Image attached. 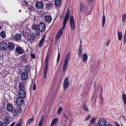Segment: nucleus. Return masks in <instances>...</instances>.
I'll list each match as a JSON object with an SVG mask.
<instances>
[{
	"mask_svg": "<svg viewBox=\"0 0 126 126\" xmlns=\"http://www.w3.org/2000/svg\"><path fill=\"white\" fill-rule=\"evenodd\" d=\"M62 110V107H60L59 109L58 110V114H60V113L61 112Z\"/></svg>",
	"mask_w": 126,
	"mask_h": 126,
	"instance_id": "obj_44",
	"label": "nucleus"
},
{
	"mask_svg": "<svg viewBox=\"0 0 126 126\" xmlns=\"http://www.w3.org/2000/svg\"><path fill=\"white\" fill-rule=\"evenodd\" d=\"M20 59L24 63H26L28 62L27 57L25 54L23 55L22 57Z\"/></svg>",
	"mask_w": 126,
	"mask_h": 126,
	"instance_id": "obj_21",
	"label": "nucleus"
},
{
	"mask_svg": "<svg viewBox=\"0 0 126 126\" xmlns=\"http://www.w3.org/2000/svg\"><path fill=\"white\" fill-rule=\"evenodd\" d=\"M88 57L86 54H84L82 56V59L84 62H86L87 61Z\"/></svg>",
	"mask_w": 126,
	"mask_h": 126,
	"instance_id": "obj_26",
	"label": "nucleus"
},
{
	"mask_svg": "<svg viewBox=\"0 0 126 126\" xmlns=\"http://www.w3.org/2000/svg\"><path fill=\"white\" fill-rule=\"evenodd\" d=\"M63 116L64 117H65L66 119L67 120L68 119V117L67 116H66V114H64L63 115Z\"/></svg>",
	"mask_w": 126,
	"mask_h": 126,
	"instance_id": "obj_55",
	"label": "nucleus"
},
{
	"mask_svg": "<svg viewBox=\"0 0 126 126\" xmlns=\"http://www.w3.org/2000/svg\"><path fill=\"white\" fill-rule=\"evenodd\" d=\"M6 108L7 110H8V104H7L6 105Z\"/></svg>",
	"mask_w": 126,
	"mask_h": 126,
	"instance_id": "obj_64",
	"label": "nucleus"
},
{
	"mask_svg": "<svg viewBox=\"0 0 126 126\" xmlns=\"http://www.w3.org/2000/svg\"><path fill=\"white\" fill-rule=\"evenodd\" d=\"M48 55L47 56L45 59V69L44 70V72H47V68H48Z\"/></svg>",
	"mask_w": 126,
	"mask_h": 126,
	"instance_id": "obj_18",
	"label": "nucleus"
},
{
	"mask_svg": "<svg viewBox=\"0 0 126 126\" xmlns=\"http://www.w3.org/2000/svg\"><path fill=\"white\" fill-rule=\"evenodd\" d=\"M45 7L47 10H48L52 8L53 4L48 1H46Z\"/></svg>",
	"mask_w": 126,
	"mask_h": 126,
	"instance_id": "obj_9",
	"label": "nucleus"
},
{
	"mask_svg": "<svg viewBox=\"0 0 126 126\" xmlns=\"http://www.w3.org/2000/svg\"><path fill=\"white\" fill-rule=\"evenodd\" d=\"M58 121V119L57 118H54L52 121L50 126H52L54 124L56 123Z\"/></svg>",
	"mask_w": 126,
	"mask_h": 126,
	"instance_id": "obj_30",
	"label": "nucleus"
},
{
	"mask_svg": "<svg viewBox=\"0 0 126 126\" xmlns=\"http://www.w3.org/2000/svg\"><path fill=\"white\" fill-rule=\"evenodd\" d=\"M110 40H109L107 42V46H108L109 45V43H110Z\"/></svg>",
	"mask_w": 126,
	"mask_h": 126,
	"instance_id": "obj_57",
	"label": "nucleus"
},
{
	"mask_svg": "<svg viewBox=\"0 0 126 126\" xmlns=\"http://www.w3.org/2000/svg\"><path fill=\"white\" fill-rule=\"evenodd\" d=\"M30 8L29 7V9H30V10H33V7L31 6H30Z\"/></svg>",
	"mask_w": 126,
	"mask_h": 126,
	"instance_id": "obj_61",
	"label": "nucleus"
},
{
	"mask_svg": "<svg viewBox=\"0 0 126 126\" xmlns=\"http://www.w3.org/2000/svg\"><path fill=\"white\" fill-rule=\"evenodd\" d=\"M79 56H81L82 54V46L80 45L79 48Z\"/></svg>",
	"mask_w": 126,
	"mask_h": 126,
	"instance_id": "obj_29",
	"label": "nucleus"
},
{
	"mask_svg": "<svg viewBox=\"0 0 126 126\" xmlns=\"http://www.w3.org/2000/svg\"><path fill=\"white\" fill-rule=\"evenodd\" d=\"M126 33H125L124 38V43L126 44Z\"/></svg>",
	"mask_w": 126,
	"mask_h": 126,
	"instance_id": "obj_48",
	"label": "nucleus"
},
{
	"mask_svg": "<svg viewBox=\"0 0 126 126\" xmlns=\"http://www.w3.org/2000/svg\"><path fill=\"white\" fill-rule=\"evenodd\" d=\"M118 36L119 40L120 41L121 40L122 37V33L121 32H119L118 31Z\"/></svg>",
	"mask_w": 126,
	"mask_h": 126,
	"instance_id": "obj_33",
	"label": "nucleus"
},
{
	"mask_svg": "<svg viewBox=\"0 0 126 126\" xmlns=\"http://www.w3.org/2000/svg\"><path fill=\"white\" fill-rule=\"evenodd\" d=\"M27 39L30 42H32L36 39L35 35L33 33L28 34L27 37Z\"/></svg>",
	"mask_w": 126,
	"mask_h": 126,
	"instance_id": "obj_5",
	"label": "nucleus"
},
{
	"mask_svg": "<svg viewBox=\"0 0 126 126\" xmlns=\"http://www.w3.org/2000/svg\"><path fill=\"white\" fill-rule=\"evenodd\" d=\"M29 67V66L28 65H27L26 66V67H25V69H26V70L27 69L28 67Z\"/></svg>",
	"mask_w": 126,
	"mask_h": 126,
	"instance_id": "obj_62",
	"label": "nucleus"
},
{
	"mask_svg": "<svg viewBox=\"0 0 126 126\" xmlns=\"http://www.w3.org/2000/svg\"><path fill=\"white\" fill-rule=\"evenodd\" d=\"M14 38L16 41H18L21 39V35L19 34H16L14 36Z\"/></svg>",
	"mask_w": 126,
	"mask_h": 126,
	"instance_id": "obj_23",
	"label": "nucleus"
},
{
	"mask_svg": "<svg viewBox=\"0 0 126 126\" xmlns=\"http://www.w3.org/2000/svg\"><path fill=\"white\" fill-rule=\"evenodd\" d=\"M64 13H62L60 15V18L61 19H63V17Z\"/></svg>",
	"mask_w": 126,
	"mask_h": 126,
	"instance_id": "obj_47",
	"label": "nucleus"
},
{
	"mask_svg": "<svg viewBox=\"0 0 126 126\" xmlns=\"http://www.w3.org/2000/svg\"><path fill=\"white\" fill-rule=\"evenodd\" d=\"M44 4L41 1H37L36 2L35 6L37 9H42L43 8Z\"/></svg>",
	"mask_w": 126,
	"mask_h": 126,
	"instance_id": "obj_8",
	"label": "nucleus"
},
{
	"mask_svg": "<svg viewBox=\"0 0 126 126\" xmlns=\"http://www.w3.org/2000/svg\"><path fill=\"white\" fill-rule=\"evenodd\" d=\"M122 98L124 104V105L126 104V95L125 94L122 95Z\"/></svg>",
	"mask_w": 126,
	"mask_h": 126,
	"instance_id": "obj_31",
	"label": "nucleus"
},
{
	"mask_svg": "<svg viewBox=\"0 0 126 126\" xmlns=\"http://www.w3.org/2000/svg\"><path fill=\"white\" fill-rule=\"evenodd\" d=\"M43 122L40 121L38 124V126H42Z\"/></svg>",
	"mask_w": 126,
	"mask_h": 126,
	"instance_id": "obj_54",
	"label": "nucleus"
},
{
	"mask_svg": "<svg viewBox=\"0 0 126 126\" xmlns=\"http://www.w3.org/2000/svg\"><path fill=\"white\" fill-rule=\"evenodd\" d=\"M96 120V119L95 118H92L91 120V123L94 124V121H95Z\"/></svg>",
	"mask_w": 126,
	"mask_h": 126,
	"instance_id": "obj_43",
	"label": "nucleus"
},
{
	"mask_svg": "<svg viewBox=\"0 0 126 126\" xmlns=\"http://www.w3.org/2000/svg\"><path fill=\"white\" fill-rule=\"evenodd\" d=\"M18 86L20 90H26V87L23 83L22 82H19Z\"/></svg>",
	"mask_w": 126,
	"mask_h": 126,
	"instance_id": "obj_17",
	"label": "nucleus"
},
{
	"mask_svg": "<svg viewBox=\"0 0 126 126\" xmlns=\"http://www.w3.org/2000/svg\"><path fill=\"white\" fill-rule=\"evenodd\" d=\"M0 35L2 38H5L6 37L5 32L4 31L1 32L0 33Z\"/></svg>",
	"mask_w": 126,
	"mask_h": 126,
	"instance_id": "obj_35",
	"label": "nucleus"
},
{
	"mask_svg": "<svg viewBox=\"0 0 126 126\" xmlns=\"http://www.w3.org/2000/svg\"><path fill=\"white\" fill-rule=\"evenodd\" d=\"M126 18V14L125 13L122 16V21L123 22H124L125 20V19Z\"/></svg>",
	"mask_w": 126,
	"mask_h": 126,
	"instance_id": "obj_40",
	"label": "nucleus"
},
{
	"mask_svg": "<svg viewBox=\"0 0 126 126\" xmlns=\"http://www.w3.org/2000/svg\"><path fill=\"white\" fill-rule=\"evenodd\" d=\"M60 56V54L59 53L58 54L57 60V63H58V62H59V60Z\"/></svg>",
	"mask_w": 126,
	"mask_h": 126,
	"instance_id": "obj_45",
	"label": "nucleus"
},
{
	"mask_svg": "<svg viewBox=\"0 0 126 126\" xmlns=\"http://www.w3.org/2000/svg\"><path fill=\"white\" fill-rule=\"evenodd\" d=\"M69 15L70 10L69 9H68L65 14L63 22V30L64 29L66 23L68 20L69 17Z\"/></svg>",
	"mask_w": 126,
	"mask_h": 126,
	"instance_id": "obj_2",
	"label": "nucleus"
},
{
	"mask_svg": "<svg viewBox=\"0 0 126 126\" xmlns=\"http://www.w3.org/2000/svg\"><path fill=\"white\" fill-rule=\"evenodd\" d=\"M106 126H113V125L111 124H108Z\"/></svg>",
	"mask_w": 126,
	"mask_h": 126,
	"instance_id": "obj_59",
	"label": "nucleus"
},
{
	"mask_svg": "<svg viewBox=\"0 0 126 126\" xmlns=\"http://www.w3.org/2000/svg\"><path fill=\"white\" fill-rule=\"evenodd\" d=\"M92 11V7H88L87 9V10L86 11V14L87 15H90Z\"/></svg>",
	"mask_w": 126,
	"mask_h": 126,
	"instance_id": "obj_24",
	"label": "nucleus"
},
{
	"mask_svg": "<svg viewBox=\"0 0 126 126\" xmlns=\"http://www.w3.org/2000/svg\"><path fill=\"white\" fill-rule=\"evenodd\" d=\"M46 37V35H44L41 39L40 41V42L39 44V47H41L44 45V43L45 42V38Z\"/></svg>",
	"mask_w": 126,
	"mask_h": 126,
	"instance_id": "obj_15",
	"label": "nucleus"
},
{
	"mask_svg": "<svg viewBox=\"0 0 126 126\" xmlns=\"http://www.w3.org/2000/svg\"><path fill=\"white\" fill-rule=\"evenodd\" d=\"M88 1L89 2H91L93 1V0H88Z\"/></svg>",
	"mask_w": 126,
	"mask_h": 126,
	"instance_id": "obj_63",
	"label": "nucleus"
},
{
	"mask_svg": "<svg viewBox=\"0 0 126 126\" xmlns=\"http://www.w3.org/2000/svg\"><path fill=\"white\" fill-rule=\"evenodd\" d=\"M23 98L18 97L16 99V103L18 106H22L23 103Z\"/></svg>",
	"mask_w": 126,
	"mask_h": 126,
	"instance_id": "obj_7",
	"label": "nucleus"
},
{
	"mask_svg": "<svg viewBox=\"0 0 126 126\" xmlns=\"http://www.w3.org/2000/svg\"><path fill=\"white\" fill-rule=\"evenodd\" d=\"M15 48V45L12 42L8 43V50H13Z\"/></svg>",
	"mask_w": 126,
	"mask_h": 126,
	"instance_id": "obj_20",
	"label": "nucleus"
},
{
	"mask_svg": "<svg viewBox=\"0 0 126 126\" xmlns=\"http://www.w3.org/2000/svg\"><path fill=\"white\" fill-rule=\"evenodd\" d=\"M68 65V63L64 62V64L63 67V71H64L65 70Z\"/></svg>",
	"mask_w": 126,
	"mask_h": 126,
	"instance_id": "obj_36",
	"label": "nucleus"
},
{
	"mask_svg": "<svg viewBox=\"0 0 126 126\" xmlns=\"http://www.w3.org/2000/svg\"><path fill=\"white\" fill-rule=\"evenodd\" d=\"M68 78H66L64 80L63 83V86L64 90H65L69 86V84L68 83Z\"/></svg>",
	"mask_w": 126,
	"mask_h": 126,
	"instance_id": "obj_14",
	"label": "nucleus"
},
{
	"mask_svg": "<svg viewBox=\"0 0 126 126\" xmlns=\"http://www.w3.org/2000/svg\"><path fill=\"white\" fill-rule=\"evenodd\" d=\"M22 32H23L22 34L23 36L27 39V37H28V35L29 34H28L27 32H25V31H23Z\"/></svg>",
	"mask_w": 126,
	"mask_h": 126,
	"instance_id": "obj_38",
	"label": "nucleus"
},
{
	"mask_svg": "<svg viewBox=\"0 0 126 126\" xmlns=\"http://www.w3.org/2000/svg\"><path fill=\"white\" fill-rule=\"evenodd\" d=\"M22 110L21 108H18L17 110H16V111L14 112V115L16 113L18 114V113H20L22 111Z\"/></svg>",
	"mask_w": 126,
	"mask_h": 126,
	"instance_id": "obj_28",
	"label": "nucleus"
},
{
	"mask_svg": "<svg viewBox=\"0 0 126 126\" xmlns=\"http://www.w3.org/2000/svg\"><path fill=\"white\" fill-rule=\"evenodd\" d=\"M4 73L5 74V76L8 73H7V71H6L5 70H3L2 72V74H3V73Z\"/></svg>",
	"mask_w": 126,
	"mask_h": 126,
	"instance_id": "obj_53",
	"label": "nucleus"
},
{
	"mask_svg": "<svg viewBox=\"0 0 126 126\" xmlns=\"http://www.w3.org/2000/svg\"><path fill=\"white\" fill-rule=\"evenodd\" d=\"M105 15H104V14L103 13V17H102V27L103 28L105 22Z\"/></svg>",
	"mask_w": 126,
	"mask_h": 126,
	"instance_id": "obj_34",
	"label": "nucleus"
},
{
	"mask_svg": "<svg viewBox=\"0 0 126 126\" xmlns=\"http://www.w3.org/2000/svg\"><path fill=\"white\" fill-rule=\"evenodd\" d=\"M90 117H91V115H88L87 116L86 119H85V120H89V119L90 118Z\"/></svg>",
	"mask_w": 126,
	"mask_h": 126,
	"instance_id": "obj_50",
	"label": "nucleus"
},
{
	"mask_svg": "<svg viewBox=\"0 0 126 126\" xmlns=\"http://www.w3.org/2000/svg\"><path fill=\"white\" fill-rule=\"evenodd\" d=\"M15 123V122L13 123L9 126H13L14 125Z\"/></svg>",
	"mask_w": 126,
	"mask_h": 126,
	"instance_id": "obj_58",
	"label": "nucleus"
},
{
	"mask_svg": "<svg viewBox=\"0 0 126 126\" xmlns=\"http://www.w3.org/2000/svg\"><path fill=\"white\" fill-rule=\"evenodd\" d=\"M7 43L4 41L1 42L0 43V49L1 50H5L7 48Z\"/></svg>",
	"mask_w": 126,
	"mask_h": 126,
	"instance_id": "obj_12",
	"label": "nucleus"
},
{
	"mask_svg": "<svg viewBox=\"0 0 126 126\" xmlns=\"http://www.w3.org/2000/svg\"><path fill=\"white\" fill-rule=\"evenodd\" d=\"M114 123L116 126H121L117 122H115Z\"/></svg>",
	"mask_w": 126,
	"mask_h": 126,
	"instance_id": "obj_52",
	"label": "nucleus"
},
{
	"mask_svg": "<svg viewBox=\"0 0 126 126\" xmlns=\"http://www.w3.org/2000/svg\"><path fill=\"white\" fill-rule=\"evenodd\" d=\"M61 0H55V4L56 6H59L61 4Z\"/></svg>",
	"mask_w": 126,
	"mask_h": 126,
	"instance_id": "obj_27",
	"label": "nucleus"
},
{
	"mask_svg": "<svg viewBox=\"0 0 126 126\" xmlns=\"http://www.w3.org/2000/svg\"><path fill=\"white\" fill-rule=\"evenodd\" d=\"M4 122H2L1 121H0V126H8V116H6L4 118Z\"/></svg>",
	"mask_w": 126,
	"mask_h": 126,
	"instance_id": "obj_10",
	"label": "nucleus"
},
{
	"mask_svg": "<svg viewBox=\"0 0 126 126\" xmlns=\"http://www.w3.org/2000/svg\"><path fill=\"white\" fill-rule=\"evenodd\" d=\"M70 56V54L69 53H68L66 56L64 62L68 63Z\"/></svg>",
	"mask_w": 126,
	"mask_h": 126,
	"instance_id": "obj_32",
	"label": "nucleus"
},
{
	"mask_svg": "<svg viewBox=\"0 0 126 126\" xmlns=\"http://www.w3.org/2000/svg\"><path fill=\"white\" fill-rule=\"evenodd\" d=\"M33 118H31V119H28V121L27 122V124H30L33 121Z\"/></svg>",
	"mask_w": 126,
	"mask_h": 126,
	"instance_id": "obj_41",
	"label": "nucleus"
},
{
	"mask_svg": "<svg viewBox=\"0 0 126 126\" xmlns=\"http://www.w3.org/2000/svg\"><path fill=\"white\" fill-rule=\"evenodd\" d=\"M46 27V25L44 23L41 22L39 23L38 25V31L37 32L35 33L36 36H39L40 34V32H44L45 29Z\"/></svg>",
	"mask_w": 126,
	"mask_h": 126,
	"instance_id": "obj_1",
	"label": "nucleus"
},
{
	"mask_svg": "<svg viewBox=\"0 0 126 126\" xmlns=\"http://www.w3.org/2000/svg\"><path fill=\"white\" fill-rule=\"evenodd\" d=\"M82 107L83 109H84V110L86 111H89L88 109L85 104H84L83 106Z\"/></svg>",
	"mask_w": 126,
	"mask_h": 126,
	"instance_id": "obj_37",
	"label": "nucleus"
},
{
	"mask_svg": "<svg viewBox=\"0 0 126 126\" xmlns=\"http://www.w3.org/2000/svg\"><path fill=\"white\" fill-rule=\"evenodd\" d=\"M69 20L70 28L72 30H74L75 28V26L74 18L73 16H70Z\"/></svg>",
	"mask_w": 126,
	"mask_h": 126,
	"instance_id": "obj_4",
	"label": "nucleus"
},
{
	"mask_svg": "<svg viewBox=\"0 0 126 126\" xmlns=\"http://www.w3.org/2000/svg\"><path fill=\"white\" fill-rule=\"evenodd\" d=\"M26 90H19L18 92V94L20 97L24 98L26 95Z\"/></svg>",
	"mask_w": 126,
	"mask_h": 126,
	"instance_id": "obj_11",
	"label": "nucleus"
},
{
	"mask_svg": "<svg viewBox=\"0 0 126 126\" xmlns=\"http://www.w3.org/2000/svg\"><path fill=\"white\" fill-rule=\"evenodd\" d=\"M107 122L105 119L101 118L99 119L98 121V126H106Z\"/></svg>",
	"mask_w": 126,
	"mask_h": 126,
	"instance_id": "obj_3",
	"label": "nucleus"
},
{
	"mask_svg": "<svg viewBox=\"0 0 126 126\" xmlns=\"http://www.w3.org/2000/svg\"><path fill=\"white\" fill-rule=\"evenodd\" d=\"M31 56L32 58H33V59H34L35 58V55L32 53L31 54Z\"/></svg>",
	"mask_w": 126,
	"mask_h": 126,
	"instance_id": "obj_46",
	"label": "nucleus"
},
{
	"mask_svg": "<svg viewBox=\"0 0 126 126\" xmlns=\"http://www.w3.org/2000/svg\"><path fill=\"white\" fill-rule=\"evenodd\" d=\"M16 52L18 54H22L25 52L24 50L21 47H18L15 49Z\"/></svg>",
	"mask_w": 126,
	"mask_h": 126,
	"instance_id": "obj_6",
	"label": "nucleus"
},
{
	"mask_svg": "<svg viewBox=\"0 0 126 126\" xmlns=\"http://www.w3.org/2000/svg\"><path fill=\"white\" fill-rule=\"evenodd\" d=\"M13 37H14L13 36V37L11 36V37L9 39L11 40H13Z\"/></svg>",
	"mask_w": 126,
	"mask_h": 126,
	"instance_id": "obj_60",
	"label": "nucleus"
},
{
	"mask_svg": "<svg viewBox=\"0 0 126 126\" xmlns=\"http://www.w3.org/2000/svg\"><path fill=\"white\" fill-rule=\"evenodd\" d=\"M45 20L47 23H49L51 21L52 18L51 16L49 15L46 16L45 18Z\"/></svg>",
	"mask_w": 126,
	"mask_h": 126,
	"instance_id": "obj_19",
	"label": "nucleus"
},
{
	"mask_svg": "<svg viewBox=\"0 0 126 126\" xmlns=\"http://www.w3.org/2000/svg\"><path fill=\"white\" fill-rule=\"evenodd\" d=\"M80 11L81 12H83L84 9V5L83 4L81 3L80 4Z\"/></svg>",
	"mask_w": 126,
	"mask_h": 126,
	"instance_id": "obj_39",
	"label": "nucleus"
},
{
	"mask_svg": "<svg viewBox=\"0 0 126 126\" xmlns=\"http://www.w3.org/2000/svg\"><path fill=\"white\" fill-rule=\"evenodd\" d=\"M63 31L62 30V28H61L56 36V38L57 40L58 39L60 38L61 35L63 33Z\"/></svg>",
	"mask_w": 126,
	"mask_h": 126,
	"instance_id": "obj_22",
	"label": "nucleus"
},
{
	"mask_svg": "<svg viewBox=\"0 0 126 126\" xmlns=\"http://www.w3.org/2000/svg\"><path fill=\"white\" fill-rule=\"evenodd\" d=\"M22 122L21 121H20L19 122L16 124V126H21V125Z\"/></svg>",
	"mask_w": 126,
	"mask_h": 126,
	"instance_id": "obj_42",
	"label": "nucleus"
},
{
	"mask_svg": "<svg viewBox=\"0 0 126 126\" xmlns=\"http://www.w3.org/2000/svg\"><path fill=\"white\" fill-rule=\"evenodd\" d=\"M47 72L44 71V78L45 79L46 77Z\"/></svg>",
	"mask_w": 126,
	"mask_h": 126,
	"instance_id": "obj_49",
	"label": "nucleus"
},
{
	"mask_svg": "<svg viewBox=\"0 0 126 126\" xmlns=\"http://www.w3.org/2000/svg\"><path fill=\"white\" fill-rule=\"evenodd\" d=\"M43 118H44L43 116V115H42L41 116V119L40 120V121H42V122H43Z\"/></svg>",
	"mask_w": 126,
	"mask_h": 126,
	"instance_id": "obj_56",
	"label": "nucleus"
},
{
	"mask_svg": "<svg viewBox=\"0 0 126 126\" xmlns=\"http://www.w3.org/2000/svg\"><path fill=\"white\" fill-rule=\"evenodd\" d=\"M8 111L12 113L13 114H14V112L16 111V109L13 108V106L12 104H8Z\"/></svg>",
	"mask_w": 126,
	"mask_h": 126,
	"instance_id": "obj_13",
	"label": "nucleus"
},
{
	"mask_svg": "<svg viewBox=\"0 0 126 126\" xmlns=\"http://www.w3.org/2000/svg\"><path fill=\"white\" fill-rule=\"evenodd\" d=\"M36 89V84H34L33 86V90H35Z\"/></svg>",
	"mask_w": 126,
	"mask_h": 126,
	"instance_id": "obj_51",
	"label": "nucleus"
},
{
	"mask_svg": "<svg viewBox=\"0 0 126 126\" xmlns=\"http://www.w3.org/2000/svg\"><path fill=\"white\" fill-rule=\"evenodd\" d=\"M28 77V74L27 72L25 71L23 72L21 75L22 79L24 80H26Z\"/></svg>",
	"mask_w": 126,
	"mask_h": 126,
	"instance_id": "obj_16",
	"label": "nucleus"
},
{
	"mask_svg": "<svg viewBox=\"0 0 126 126\" xmlns=\"http://www.w3.org/2000/svg\"><path fill=\"white\" fill-rule=\"evenodd\" d=\"M32 29L33 30H35L36 32V33H37L38 31V26L37 25L34 24L32 25Z\"/></svg>",
	"mask_w": 126,
	"mask_h": 126,
	"instance_id": "obj_25",
	"label": "nucleus"
}]
</instances>
